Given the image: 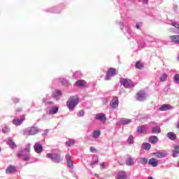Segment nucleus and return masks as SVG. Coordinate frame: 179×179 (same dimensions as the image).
<instances>
[{
  "label": "nucleus",
  "instance_id": "f257e3e1",
  "mask_svg": "<svg viewBox=\"0 0 179 179\" xmlns=\"http://www.w3.org/2000/svg\"><path fill=\"white\" fill-rule=\"evenodd\" d=\"M79 101H80V100L78 95L71 96L66 101V106L69 111H74L75 108H76V106L79 104Z\"/></svg>",
  "mask_w": 179,
  "mask_h": 179
},
{
  "label": "nucleus",
  "instance_id": "f03ea898",
  "mask_svg": "<svg viewBox=\"0 0 179 179\" xmlns=\"http://www.w3.org/2000/svg\"><path fill=\"white\" fill-rule=\"evenodd\" d=\"M40 133V129L36 127H31L24 129V135H27L29 136H33L34 135H37Z\"/></svg>",
  "mask_w": 179,
  "mask_h": 179
},
{
  "label": "nucleus",
  "instance_id": "7ed1b4c3",
  "mask_svg": "<svg viewBox=\"0 0 179 179\" xmlns=\"http://www.w3.org/2000/svg\"><path fill=\"white\" fill-rule=\"evenodd\" d=\"M48 158L52 160L53 163H61V161L62 160V157L59 154L57 153H48L47 154Z\"/></svg>",
  "mask_w": 179,
  "mask_h": 179
},
{
  "label": "nucleus",
  "instance_id": "20e7f679",
  "mask_svg": "<svg viewBox=\"0 0 179 179\" xmlns=\"http://www.w3.org/2000/svg\"><path fill=\"white\" fill-rule=\"evenodd\" d=\"M120 85H122L126 89H131V87H135V85L132 80L129 79L122 78L120 80Z\"/></svg>",
  "mask_w": 179,
  "mask_h": 179
},
{
  "label": "nucleus",
  "instance_id": "39448f33",
  "mask_svg": "<svg viewBox=\"0 0 179 179\" xmlns=\"http://www.w3.org/2000/svg\"><path fill=\"white\" fill-rule=\"evenodd\" d=\"M118 73V71H117V69L114 68H110L108 70V73L105 77V80H110L111 79L112 76H115Z\"/></svg>",
  "mask_w": 179,
  "mask_h": 179
},
{
  "label": "nucleus",
  "instance_id": "423d86ee",
  "mask_svg": "<svg viewBox=\"0 0 179 179\" xmlns=\"http://www.w3.org/2000/svg\"><path fill=\"white\" fill-rule=\"evenodd\" d=\"M147 98L148 94L143 91H140L136 95V100H138V101H145Z\"/></svg>",
  "mask_w": 179,
  "mask_h": 179
},
{
  "label": "nucleus",
  "instance_id": "0eeeda50",
  "mask_svg": "<svg viewBox=\"0 0 179 179\" xmlns=\"http://www.w3.org/2000/svg\"><path fill=\"white\" fill-rule=\"evenodd\" d=\"M120 104V101L117 96H114L110 103V106L113 110H116L118 108V105Z\"/></svg>",
  "mask_w": 179,
  "mask_h": 179
},
{
  "label": "nucleus",
  "instance_id": "6e6552de",
  "mask_svg": "<svg viewBox=\"0 0 179 179\" xmlns=\"http://www.w3.org/2000/svg\"><path fill=\"white\" fill-rule=\"evenodd\" d=\"M66 163H67V166L69 167V169H73V161L72 160V157H71V155H69V154L66 155Z\"/></svg>",
  "mask_w": 179,
  "mask_h": 179
},
{
  "label": "nucleus",
  "instance_id": "1a4fd4ad",
  "mask_svg": "<svg viewBox=\"0 0 179 179\" xmlns=\"http://www.w3.org/2000/svg\"><path fill=\"white\" fill-rule=\"evenodd\" d=\"M149 129V126L148 125H141L137 128V132L138 134H145Z\"/></svg>",
  "mask_w": 179,
  "mask_h": 179
},
{
  "label": "nucleus",
  "instance_id": "9d476101",
  "mask_svg": "<svg viewBox=\"0 0 179 179\" xmlns=\"http://www.w3.org/2000/svg\"><path fill=\"white\" fill-rule=\"evenodd\" d=\"M34 149L36 153L40 155V153L43 152V145H41V144H40L39 143H36L34 145Z\"/></svg>",
  "mask_w": 179,
  "mask_h": 179
},
{
  "label": "nucleus",
  "instance_id": "9b49d317",
  "mask_svg": "<svg viewBox=\"0 0 179 179\" xmlns=\"http://www.w3.org/2000/svg\"><path fill=\"white\" fill-rule=\"evenodd\" d=\"M174 107L169 104H163L159 108V111H167V110H173Z\"/></svg>",
  "mask_w": 179,
  "mask_h": 179
},
{
  "label": "nucleus",
  "instance_id": "f8f14e48",
  "mask_svg": "<svg viewBox=\"0 0 179 179\" xmlns=\"http://www.w3.org/2000/svg\"><path fill=\"white\" fill-rule=\"evenodd\" d=\"M95 119L101 121V122H104L107 118L106 117V114L104 113H98L95 115Z\"/></svg>",
  "mask_w": 179,
  "mask_h": 179
},
{
  "label": "nucleus",
  "instance_id": "ddd939ff",
  "mask_svg": "<svg viewBox=\"0 0 179 179\" xmlns=\"http://www.w3.org/2000/svg\"><path fill=\"white\" fill-rule=\"evenodd\" d=\"M24 120V116H21L20 119H14L13 120V124L16 127H19V125H22V122H23Z\"/></svg>",
  "mask_w": 179,
  "mask_h": 179
},
{
  "label": "nucleus",
  "instance_id": "4468645a",
  "mask_svg": "<svg viewBox=\"0 0 179 179\" xmlns=\"http://www.w3.org/2000/svg\"><path fill=\"white\" fill-rule=\"evenodd\" d=\"M16 171V166L14 165H9L6 169V174H12Z\"/></svg>",
  "mask_w": 179,
  "mask_h": 179
},
{
  "label": "nucleus",
  "instance_id": "2eb2a0df",
  "mask_svg": "<svg viewBox=\"0 0 179 179\" xmlns=\"http://www.w3.org/2000/svg\"><path fill=\"white\" fill-rule=\"evenodd\" d=\"M22 156L24 157V162H27L28 160H30V155L24 154V151H20L19 152L18 157H22Z\"/></svg>",
  "mask_w": 179,
  "mask_h": 179
},
{
  "label": "nucleus",
  "instance_id": "dca6fc26",
  "mask_svg": "<svg viewBox=\"0 0 179 179\" xmlns=\"http://www.w3.org/2000/svg\"><path fill=\"white\" fill-rule=\"evenodd\" d=\"M158 163H159V161L155 158H152L148 161V164L150 166H152V167H157Z\"/></svg>",
  "mask_w": 179,
  "mask_h": 179
},
{
  "label": "nucleus",
  "instance_id": "f3484780",
  "mask_svg": "<svg viewBox=\"0 0 179 179\" xmlns=\"http://www.w3.org/2000/svg\"><path fill=\"white\" fill-rule=\"evenodd\" d=\"M149 142L152 145H156L159 142V138L156 136H152L149 138Z\"/></svg>",
  "mask_w": 179,
  "mask_h": 179
},
{
  "label": "nucleus",
  "instance_id": "a211bd4d",
  "mask_svg": "<svg viewBox=\"0 0 179 179\" xmlns=\"http://www.w3.org/2000/svg\"><path fill=\"white\" fill-rule=\"evenodd\" d=\"M62 96V92L61 91L56 90L53 92V96L55 97V100H59V98Z\"/></svg>",
  "mask_w": 179,
  "mask_h": 179
},
{
  "label": "nucleus",
  "instance_id": "6ab92c4d",
  "mask_svg": "<svg viewBox=\"0 0 179 179\" xmlns=\"http://www.w3.org/2000/svg\"><path fill=\"white\" fill-rule=\"evenodd\" d=\"M131 122H132V120L130 119H122L120 120L119 124L120 125H128Z\"/></svg>",
  "mask_w": 179,
  "mask_h": 179
},
{
  "label": "nucleus",
  "instance_id": "aec40b11",
  "mask_svg": "<svg viewBox=\"0 0 179 179\" xmlns=\"http://www.w3.org/2000/svg\"><path fill=\"white\" fill-rule=\"evenodd\" d=\"M58 110H59V108L58 106H52L49 110V114H57V113H58Z\"/></svg>",
  "mask_w": 179,
  "mask_h": 179
},
{
  "label": "nucleus",
  "instance_id": "412c9836",
  "mask_svg": "<svg viewBox=\"0 0 179 179\" xmlns=\"http://www.w3.org/2000/svg\"><path fill=\"white\" fill-rule=\"evenodd\" d=\"M100 135H101V131L100 129L95 130L92 132V138H94V139L99 138Z\"/></svg>",
  "mask_w": 179,
  "mask_h": 179
},
{
  "label": "nucleus",
  "instance_id": "4be33fe9",
  "mask_svg": "<svg viewBox=\"0 0 179 179\" xmlns=\"http://www.w3.org/2000/svg\"><path fill=\"white\" fill-rule=\"evenodd\" d=\"M76 85L78 87H85L86 86V81L85 80H80L76 83Z\"/></svg>",
  "mask_w": 179,
  "mask_h": 179
},
{
  "label": "nucleus",
  "instance_id": "5701e85b",
  "mask_svg": "<svg viewBox=\"0 0 179 179\" xmlns=\"http://www.w3.org/2000/svg\"><path fill=\"white\" fill-rule=\"evenodd\" d=\"M156 157H158V159H163V157H166L167 156V152H155V153Z\"/></svg>",
  "mask_w": 179,
  "mask_h": 179
},
{
  "label": "nucleus",
  "instance_id": "b1692460",
  "mask_svg": "<svg viewBox=\"0 0 179 179\" xmlns=\"http://www.w3.org/2000/svg\"><path fill=\"white\" fill-rule=\"evenodd\" d=\"M117 179H127V173L124 171H120L117 174Z\"/></svg>",
  "mask_w": 179,
  "mask_h": 179
},
{
  "label": "nucleus",
  "instance_id": "393cba45",
  "mask_svg": "<svg viewBox=\"0 0 179 179\" xmlns=\"http://www.w3.org/2000/svg\"><path fill=\"white\" fill-rule=\"evenodd\" d=\"M178 153H179V146L175 145L174 150H173V154H172L173 157H178Z\"/></svg>",
  "mask_w": 179,
  "mask_h": 179
},
{
  "label": "nucleus",
  "instance_id": "a878e982",
  "mask_svg": "<svg viewBox=\"0 0 179 179\" xmlns=\"http://www.w3.org/2000/svg\"><path fill=\"white\" fill-rule=\"evenodd\" d=\"M162 132V129H160V127L156 126L152 127L151 130V134H160Z\"/></svg>",
  "mask_w": 179,
  "mask_h": 179
},
{
  "label": "nucleus",
  "instance_id": "bb28decb",
  "mask_svg": "<svg viewBox=\"0 0 179 179\" xmlns=\"http://www.w3.org/2000/svg\"><path fill=\"white\" fill-rule=\"evenodd\" d=\"M134 158L132 157H129L126 159V164L127 166H134Z\"/></svg>",
  "mask_w": 179,
  "mask_h": 179
},
{
  "label": "nucleus",
  "instance_id": "cd10ccee",
  "mask_svg": "<svg viewBox=\"0 0 179 179\" xmlns=\"http://www.w3.org/2000/svg\"><path fill=\"white\" fill-rule=\"evenodd\" d=\"M7 145H9L10 149H15V148H16V144L15 143V142H13V140H12L11 138H8Z\"/></svg>",
  "mask_w": 179,
  "mask_h": 179
},
{
  "label": "nucleus",
  "instance_id": "c85d7f7f",
  "mask_svg": "<svg viewBox=\"0 0 179 179\" xmlns=\"http://www.w3.org/2000/svg\"><path fill=\"white\" fill-rule=\"evenodd\" d=\"M75 139L73 138H69L66 142V146H69L71 148V146H73L75 145Z\"/></svg>",
  "mask_w": 179,
  "mask_h": 179
},
{
  "label": "nucleus",
  "instance_id": "c756f323",
  "mask_svg": "<svg viewBox=\"0 0 179 179\" xmlns=\"http://www.w3.org/2000/svg\"><path fill=\"white\" fill-rule=\"evenodd\" d=\"M138 163H139V164H148V158L146 157H141L139 158Z\"/></svg>",
  "mask_w": 179,
  "mask_h": 179
},
{
  "label": "nucleus",
  "instance_id": "7c9ffc66",
  "mask_svg": "<svg viewBox=\"0 0 179 179\" xmlns=\"http://www.w3.org/2000/svg\"><path fill=\"white\" fill-rule=\"evenodd\" d=\"M142 148L145 150H150V148H152V145L149 143H143L142 144Z\"/></svg>",
  "mask_w": 179,
  "mask_h": 179
},
{
  "label": "nucleus",
  "instance_id": "2f4dec72",
  "mask_svg": "<svg viewBox=\"0 0 179 179\" xmlns=\"http://www.w3.org/2000/svg\"><path fill=\"white\" fill-rule=\"evenodd\" d=\"M167 138H169V139H171V141H174L176 139V134L173 133V132H169L166 134Z\"/></svg>",
  "mask_w": 179,
  "mask_h": 179
},
{
  "label": "nucleus",
  "instance_id": "473e14b6",
  "mask_svg": "<svg viewBox=\"0 0 179 179\" xmlns=\"http://www.w3.org/2000/svg\"><path fill=\"white\" fill-rule=\"evenodd\" d=\"M135 67L137 69H142L143 68V64H142V62H141L140 61L136 62Z\"/></svg>",
  "mask_w": 179,
  "mask_h": 179
},
{
  "label": "nucleus",
  "instance_id": "72a5a7b5",
  "mask_svg": "<svg viewBox=\"0 0 179 179\" xmlns=\"http://www.w3.org/2000/svg\"><path fill=\"white\" fill-rule=\"evenodd\" d=\"M160 82H166L167 80V74L163 73L159 78Z\"/></svg>",
  "mask_w": 179,
  "mask_h": 179
},
{
  "label": "nucleus",
  "instance_id": "f704fd0d",
  "mask_svg": "<svg viewBox=\"0 0 179 179\" xmlns=\"http://www.w3.org/2000/svg\"><path fill=\"white\" fill-rule=\"evenodd\" d=\"M2 132L3 134H8V132H10V129L8 127L5 126L2 128Z\"/></svg>",
  "mask_w": 179,
  "mask_h": 179
},
{
  "label": "nucleus",
  "instance_id": "c9c22d12",
  "mask_svg": "<svg viewBox=\"0 0 179 179\" xmlns=\"http://www.w3.org/2000/svg\"><path fill=\"white\" fill-rule=\"evenodd\" d=\"M173 81L175 82V83H176L177 85L179 84V74H175V76H173Z\"/></svg>",
  "mask_w": 179,
  "mask_h": 179
},
{
  "label": "nucleus",
  "instance_id": "e433bc0d",
  "mask_svg": "<svg viewBox=\"0 0 179 179\" xmlns=\"http://www.w3.org/2000/svg\"><path fill=\"white\" fill-rule=\"evenodd\" d=\"M127 142L129 145H134V136H129Z\"/></svg>",
  "mask_w": 179,
  "mask_h": 179
},
{
  "label": "nucleus",
  "instance_id": "4c0bfd02",
  "mask_svg": "<svg viewBox=\"0 0 179 179\" xmlns=\"http://www.w3.org/2000/svg\"><path fill=\"white\" fill-rule=\"evenodd\" d=\"M47 12H53L54 13H59L60 11L57 10V8H48L47 10Z\"/></svg>",
  "mask_w": 179,
  "mask_h": 179
},
{
  "label": "nucleus",
  "instance_id": "58836bf2",
  "mask_svg": "<svg viewBox=\"0 0 179 179\" xmlns=\"http://www.w3.org/2000/svg\"><path fill=\"white\" fill-rule=\"evenodd\" d=\"M77 116H78V117H85V110H80V111L77 113Z\"/></svg>",
  "mask_w": 179,
  "mask_h": 179
},
{
  "label": "nucleus",
  "instance_id": "ea45409f",
  "mask_svg": "<svg viewBox=\"0 0 179 179\" xmlns=\"http://www.w3.org/2000/svg\"><path fill=\"white\" fill-rule=\"evenodd\" d=\"M30 152V144H28L24 150V154Z\"/></svg>",
  "mask_w": 179,
  "mask_h": 179
},
{
  "label": "nucleus",
  "instance_id": "a19ab883",
  "mask_svg": "<svg viewBox=\"0 0 179 179\" xmlns=\"http://www.w3.org/2000/svg\"><path fill=\"white\" fill-rule=\"evenodd\" d=\"M59 82L62 83L63 85H68V80L64 79V78H59Z\"/></svg>",
  "mask_w": 179,
  "mask_h": 179
},
{
  "label": "nucleus",
  "instance_id": "79ce46f5",
  "mask_svg": "<svg viewBox=\"0 0 179 179\" xmlns=\"http://www.w3.org/2000/svg\"><path fill=\"white\" fill-rule=\"evenodd\" d=\"M172 26L176 27V29H179V24H178L177 22H172Z\"/></svg>",
  "mask_w": 179,
  "mask_h": 179
},
{
  "label": "nucleus",
  "instance_id": "37998d69",
  "mask_svg": "<svg viewBox=\"0 0 179 179\" xmlns=\"http://www.w3.org/2000/svg\"><path fill=\"white\" fill-rule=\"evenodd\" d=\"M43 102L45 103V106H48L49 104L52 106V101L45 102V100L43 99Z\"/></svg>",
  "mask_w": 179,
  "mask_h": 179
},
{
  "label": "nucleus",
  "instance_id": "c03bdc74",
  "mask_svg": "<svg viewBox=\"0 0 179 179\" xmlns=\"http://www.w3.org/2000/svg\"><path fill=\"white\" fill-rule=\"evenodd\" d=\"M104 164H106V162H102V163L100 164V169H101V170H104V169H106V166H104Z\"/></svg>",
  "mask_w": 179,
  "mask_h": 179
},
{
  "label": "nucleus",
  "instance_id": "a18cd8bd",
  "mask_svg": "<svg viewBox=\"0 0 179 179\" xmlns=\"http://www.w3.org/2000/svg\"><path fill=\"white\" fill-rule=\"evenodd\" d=\"M97 163H99V161H94V162H92L90 163V166H91L92 167H93V166H96V164H97Z\"/></svg>",
  "mask_w": 179,
  "mask_h": 179
},
{
  "label": "nucleus",
  "instance_id": "49530a36",
  "mask_svg": "<svg viewBox=\"0 0 179 179\" xmlns=\"http://www.w3.org/2000/svg\"><path fill=\"white\" fill-rule=\"evenodd\" d=\"M48 131H49V129H45V131H44V132L43 133V136H47V135H48Z\"/></svg>",
  "mask_w": 179,
  "mask_h": 179
},
{
  "label": "nucleus",
  "instance_id": "de8ad7c7",
  "mask_svg": "<svg viewBox=\"0 0 179 179\" xmlns=\"http://www.w3.org/2000/svg\"><path fill=\"white\" fill-rule=\"evenodd\" d=\"M90 150L92 153H94L96 152V148H94V147H90Z\"/></svg>",
  "mask_w": 179,
  "mask_h": 179
},
{
  "label": "nucleus",
  "instance_id": "09e8293b",
  "mask_svg": "<svg viewBox=\"0 0 179 179\" xmlns=\"http://www.w3.org/2000/svg\"><path fill=\"white\" fill-rule=\"evenodd\" d=\"M119 24L120 26L121 30H122V28L125 27V24H124V22H119Z\"/></svg>",
  "mask_w": 179,
  "mask_h": 179
},
{
  "label": "nucleus",
  "instance_id": "8fccbe9b",
  "mask_svg": "<svg viewBox=\"0 0 179 179\" xmlns=\"http://www.w3.org/2000/svg\"><path fill=\"white\" fill-rule=\"evenodd\" d=\"M107 103H108V99L107 98H104L103 99V104H107Z\"/></svg>",
  "mask_w": 179,
  "mask_h": 179
},
{
  "label": "nucleus",
  "instance_id": "3c124183",
  "mask_svg": "<svg viewBox=\"0 0 179 179\" xmlns=\"http://www.w3.org/2000/svg\"><path fill=\"white\" fill-rule=\"evenodd\" d=\"M78 75H80V72L76 71V72L74 73L73 76H74V78H78Z\"/></svg>",
  "mask_w": 179,
  "mask_h": 179
},
{
  "label": "nucleus",
  "instance_id": "603ef678",
  "mask_svg": "<svg viewBox=\"0 0 179 179\" xmlns=\"http://www.w3.org/2000/svg\"><path fill=\"white\" fill-rule=\"evenodd\" d=\"M13 100L14 103H19V101H20V99H19L18 98H13Z\"/></svg>",
  "mask_w": 179,
  "mask_h": 179
},
{
  "label": "nucleus",
  "instance_id": "864d4df0",
  "mask_svg": "<svg viewBox=\"0 0 179 179\" xmlns=\"http://www.w3.org/2000/svg\"><path fill=\"white\" fill-rule=\"evenodd\" d=\"M136 28L138 29H141V24H136Z\"/></svg>",
  "mask_w": 179,
  "mask_h": 179
},
{
  "label": "nucleus",
  "instance_id": "5fc2aeb1",
  "mask_svg": "<svg viewBox=\"0 0 179 179\" xmlns=\"http://www.w3.org/2000/svg\"><path fill=\"white\" fill-rule=\"evenodd\" d=\"M139 48H145V45H143V44H140V45H139Z\"/></svg>",
  "mask_w": 179,
  "mask_h": 179
},
{
  "label": "nucleus",
  "instance_id": "6e6d98bb",
  "mask_svg": "<svg viewBox=\"0 0 179 179\" xmlns=\"http://www.w3.org/2000/svg\"><path fill=\"white\" fill-rule=\"evenodd\" d=\"M16 112L17 113H22V108H17Z\"/></svg>",
  "mask_w": 179,
  "mask_h": 179
},
{
  "label": "nucleus",
  "instance_id": "4d7b16f0",
  "mask_svg": "<svg viewBox=\"0 0 179 179\" xmlns=\"http://www.w3.org/2000/svg\"><path fill=\"white\" fill-rule=\"evenodd\" d=\"M43 120H47V115H44L43 116Z\"/></svg>",
  "mask_w": 179,
  "mask_h": 179
},
{
  "label": "nucleus",
  "instance_id": "13d9d810",
  "mask_svg": "<svg viewBox=\"0 0 179 179\" xmlns=\"http://www.w3.org/2000/svg\"><path fill=\"white\" fill-rule=\"evenodd\" d=\"M173 8H175V10H177V9H178V6H173Z\"/></svg>",
  "mask_w": 179,
  "mask_h": 179
},
{
  "label": "nucleus",
  "instance_id": "bf43d9fd",
  "mask_svg": "<svg viewBox=\"0 0 179 179\" xmlns=\"http://www.w3.org/2000/svg\"><path fill=\"white\" fill-rule=\"evenodd\" d=\"M148 179H155V178H153V177H152V176H150L148 178Z\"/></svg>",
  "mask_w": 179,
  "mask_h": 179
},
{
  "label": "nucleus",
  "instance_id": "052dcab7",
  "mask_svg": "<svg viewBox=\"0 0 179 179\" xmlns=\"http://www.w3.org/2000/svg\"><path fill=\"white\" fill-rule=\"evenodd\" d=\"M177 128H178V129H179V122H178Z\"/></svg>",
  "mask_w": 179,
  "mask_h": 179
},
{
  "label": "nucleus",
  "instance_id": "680f3d73",
  "mask_svg": "<svg viewBox=\"0 0 179 179\" xmlns=\"http://www.w3.org/2000/svg\"><path fill=\"white\" fill-rule=\"evenodd\" d=\"M95 177H99V175L98 174H95Z\"/></svg>",
  "mask_w": 179,
  "mask_h": 179
},
{
  "label": "nucleus",
  "instance_id": "e2e57ef3",
  "mask_svg": "<svg viewBox=\"0 0 179 179\" xmlns=\"http://www.w3.org/2000/svg\"><path fill=\"white\" fill-rule=\"evenodd\" d=\"M0 152H1V148H0Z\"/></svg>",
  "mask_w": 179,
  "mask_h": 179
}]
</instances>
